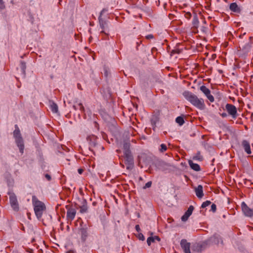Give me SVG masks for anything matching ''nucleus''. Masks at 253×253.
<instances>
[{
	"label": "nucleus",
	"mask_w": 253,
	"mask_h": 253,
	"mask_svg": "<svg viewBox=\"0 0 253 253\" xmlns=\"http://www.w3.org/2000/svg\"><path fill=\"white\" fill-rule=\"evenodd\" d=\"M35 214L38 219L42 217L43 212L46 209L44 204L39 201L36 196H33L32 198Z\"/></svg>",
	"instance_id": "nucleus-2"
},
{
	"label": "nucleus",
	"mask_w": 253,
	"mask_h": 253,
	"mask_svg": "<svg viewBox=\"0 0 253 253\" xmlns=\"http://www.w3.org/2000/svg\"><path fill=\"white\" fill-rule=\"evenodd\" d=\"M188 164L192 169L197 171L201 170L200 166L197 164L194 163L192 160H189Z\"/></svg>",
	"instance_id": "nucleus-17"
},
{
	"label": "nucleus",
	"mask_w": 253,
	"mask_h": 253,
	"mask_svg": "<svg viewBox=\"0 0 253 253\" xmlns=\"http://www.w3.org/2000/svg\"><path fill=\"white\" fill-rule=\"evenodd\" d=\"M223 118L226 117L227 116V115L226 113H222L220 115Z\"/></svg>",
	"instance_id": "nucleus-45"
},
{
	"label": "nucleus",
	"mask_w": 253,
	"mask_h": 253,
	"mask_svg": "<svg viewBox=\"0 0 253 253\" xmlns=\"http://www.w3.org/2000/svg\"><path fill=\"white\" fill-rule=\"evenodd\" d=\"M154 242V237H149L147 238V243L148 246H150L151 243Z\"/></svg>",
	"instance_id": "nucleus-28"
},
{
	"label": "nucleus",
	"mask_w": 253,
	"mask_h": 253,
	"mask_svg": "<svg viewBox=\"0 0 253 253\" xmlns=\"http://www.w3.org/2000/svg\"><path fill=\"white\" fill-rule=\"evenodd\" d=\"M220 241L222 242L220 237L218 235H214L213 236L210 237L209 240V242L214 244H218Z\"/></svg>",
	"instance_id": "nucleus-16"
},
{
	"label": "nucleus",
	"mask_w": 253,
	"mask_h": 253,
	"mask_svg": "<svg viewBox=\"0 0 253 253\" xmlns=\"http://www.w3.org/2000/svg\"><path fill=\"white\" fill-rule=\"evenodd\" d=\"M20 68L21 69V71H22L23 74L24 75V76H25L26 65V63L23 61H21L20 62Z\"/></svg>",
	"instance_id": "nucleus-22"
},
{
	"label": "nucleus",
	"mask_w": 253,
	"mask_h": 253,
	"mask_svg": "<svg viewBox=\"0 0 253 253\" xmlns=\"http://www.w3.org/2000/svg\"><path fill=\"white\" fill-rule=\"evenodd\" d=\"M202 245H197L195 250H197L198 252H200L202 251Z\"/></svg>",
	"instance_id": "nucleus-38"
},
{
	"label": "nucleus",
	"mask_w": 253,
	"mask_h": 253,
	"mask_svg": "<svg viewBox=\"0 0 253 253\" xmlns=\"http://www.w3.org/2000/svg\"><path fill=\"white\" fill-rule=\"evenodd\" d=\"M79 234L81 236L82 242H85L88 236L87 228H81L79 230Z\"/></svg>",
	"instance_id": "nucleus-11"
},
{
	"label": "nucleus",
	"mask_w": 253,
	"mask_h": 253,
	"mask_svg": "<svg viewBox=\"0 0 253 253\" xmlns=\"http://www.w3.org/2000/svg\"><path fill=\"white\" fill-rule=\"evenodd\" d=\"M95 144V143L93 142V143H92V144H90V145L91 146H93V145L94 146Z\"/></svg>",
	"instance_id": "nucleus-50"
},
{
	"label": "nucleus",
	"mask_w": 253,
	"mask_h": 253,
	"mask_svg": "<svg viewBox=\"0 0 253 253\" xmlns=\"http://www.w3.org/2000/svg\"><path fill=\"white\" fill-rule=\"evenodd\" d=\"M192 23H193V25H194V26L196 27L198 26V25L199 24V20H198V18L197 15H195L194 16L193 21H192Z\"/></svg>",
	"instance_id": "nucleus-26"
},
{
	"label": "nucleus",
	"mask_w": 253,
	"mask_h": 253,
	"mask_svg": "<svg viewBox=\"0 0 253 253\" xmlns=\"http://www.w3.org/2000/svg\"><path fill=\"white\" fill-rule=\"evenodd\" d=\"M66 253H74V251L70 250V251L67 252Z\"/></svg>",
	"instance_id": "nucleus-49"
},
{
	"label": "nucleus",
	"mask_w": 253,
	"mask_h": 253,
	"mask_svg": "<svg viewBox=\"0 0 253 253\" xmlns=\"http://www.w3.org/2000/svg\"><path fill=\"white\" fill-rule=\"evenodd\" d=\"M146 38L147 39H150L153 38V36L152 35H148L146 36Z\"/></svg>",
	"instance_id": "nucleus-44"
},
{
	"label": "nucleus",
	"mask_w": 253,
	"mask_h": 253,
	"mask_svg": "<svg viewBox=\"0 0 253 253\" xmlns=\"http://www.w3.org/2000/svg\"><path fill=\"white\" fill-rule=\"evenodd\" d=\"M241 146L247 154L250 155L252 153L250 143L248 140H243L242 141L241 143Z\"/></svg>",
	"instance_id": "nucleus-10"
},
{
	"label": "nucleus",
	"mask_w": 253,
	"mask_h": 253,
	"mask_svg": "<svg viewBox=\"0 0 253 253\" xmlns=\"http://www.w3.org/2000/svg\"><path fill=\"white\" fill-rule=\"evenodd\" d=\"M125 157V163L127 169H132L134 166L133 157L131 153L124 154Z\"/></svg>",
	"instance_id": "nucleus-4"
},
{
	"label": "nucleus",
	"mask_w": 253,
	"mask_h": 253,
	"mask_svg": "<svg viewBox=\"0 0 253 253\" xmlns=\"http://www.w3.org/2000/svg\"><path fill=\"white\" fill-rule=\"evenodd\" d=\"M251 47L250 43H248L246 45L243 47V49H249Z\"/></svg>",
	"instance_id": "nucleus-39"
},
{
	"label": "nucleus",
	"mask_w": 253,
	"mask_h": 253,
	"mask_svg": "<svg viewBox=\"0 0 253 253\" xmlns=\"http://www.w3.org/2000/svg\"><path fill=\"white\" fill-rule=\"evenodd\" d=\"M137 238L140 240H141V241H144L145 240V237H144V235L142 233H139L138 234Z\"/></svg>",
	"instance_id": "nucleus-32"
},
{
	"label": "nucleus",
	"mask_w": 253,
	"mask_h": 253,
	"mask_svg": "<svg viewBox=\"0 0 253 253\" xmlns=\"http://www.w3.org/2000/svg\"><path fill=\"white\" fill-rule=\"evenodd\" d=\"M181 50L178 48H176L174 49H173L171 51V55H173L174 54H179L181 53Z\"/></svg>",
	"instance_id": "nucleus-29"
},
{
	"label": "nucleus",
	"mask_w": 253,
	"mask_h": 253,
	"mask_svg": "<svg viewBox=\"0 0 253 253\" xmlns=\"http://www.w3.org/2000/svg\"><path fill=\"white\" fill-rule=\"evenodd\" d=\"M8 195H9L10 204L12 209L16 211H18L19 209V204L15 194L13 193L9 192Z\"/></svg>",
	"instance_id": "nucleus-5"
},
{
	"label": "nucleus",
	"mask_w": 253,
	"mask_h": 253,
	"mask_svg": "<svg viewBox=\"0 0 253 253\" xmlns=\"http://www.w3.org/2000/svg\"><path fill=\"white\" fill-rule=\"evenodd\" d=\"M15 142L19 149L20 153L23 154L24 149V145L23 138H22V137L15 138Z\"/></svg>",
	"instance_id": "nucleus-14"
},
{
	"label": "nucleus",
	"mask_w": 253,
	"mask_h": 253,
	"mask_svg": "<svg viewBox=\"0 0 253 253\" xmlns=\"http://www.w3.org/2000/svg\"><path fill=\"white\" fill-rule=\"evenodd\" d=\"M45 177L48 180L50 181L51 179V176L48 174H45Z\"/></svg>",
	"instance_id": "nucleus-40"
},
{
	"label": "nucleus",
	"mask_w": 253,
	"mask_h": 253,
	"mask_svg": "<svg viewBox=\"0 0 253 253\" xmlns=\"http://www.w3.org/2000/svg\"><path fill=\"white\" fill-rule=\"evenodd\" d=\"M183 95L185 99L195 107L200 110H203L205 108V104L203 98H199L197 95L188 91H184Z\"/></svg>",
	"instance_id": "nucleus-1"
},
{
	"label": "nucleus",
	"mask_w": 253,
	"mask_h": 253,
	"mask_svg": "<svg viewBox=\"0 0 253 253\" xmlns=\"http://www.w3.org/2000/svg\"><path fill=\"white\" fill-rule=\"evenodd\" d=\"M189 217V216L184 213V214L181 217V220L182 221H186L188 219Z\"/></svg>",
	"instance_id": "nucleus-35"
},
{
	"label": "nucleus",
	"mask_w": 253,
	"mask_h": 253,
	"mask_svg": "<svg viewBox=\"0 0 253 253\" xmlns=\"http://www.w3.org/2000/svg\"><path fill=\"white\" fill-rule=\"evenodd\" d=\"M225 109L233 119H235L238 116L237 108L234 105L227 103L225 105Z\"/></svg>",
	"instance_id": "nucleus-6"
},
{
	"label": "nucleus",
	"mask_w": 253,
	"mask_h": 253,
	"mask_svg": "<svg viewBox=\"0 0 253 253\" xmlns=\"http://www.w3.org/2000/svg\"><path fill=\"white\" fill-rule=\"evenodd\" d=\"M50 109L53 113H57L58 112V108L57 105L54 102H51L50 104Z\"/></svg>",
	"instance_id": "nucleus-20"
},
{
	"label": "nucleus",
	"mask_w": 253,
	"mask_h": 253,
	"mask_svg": "<svg viewBox=\"0 0 253 253\" xmlns=\"http://www.w3.org/2000/svg\"><path fill=\"white\" fill-rule=\"evenodd\" d=\"M242 35H241V36H239V37H240V38H241V37H242Z\"/></svg>",
	"instance_id": "nucleus-53"
},
{
	"label": "nucleus",
	"mask_w": 253,
	"mask_h": 253,
	"mask_svg": "<svg viewBox=\"0 0 253 253\" xmlns=\"http://www.w3.org/2000/svg\"><path fill=\"white\" fill-rule=\"evenodd\" d=\"M68 206H66V209H68L67 211V217L68 219L72 220L75 217L76 210L73 208H69V209H68Z\"/></svg>",
	"instance_id": "nucleus-13"
},
{
	"label": "nucleus",
	"mask_w": 253,
	"mask_h": 253,
	"mask_svg": "<svg viewBox=\"0 0 253 253\" xmlns=\"http://www.w3.org/2000/svg\"><path fill=\"white\" fill-rule=\"evenodd\" d=\"M151 185H152V182L151 181H148L145 184V186L143 187V188L146 189L147 188H149L151 186Z\"/></svg>",
	"instance_id": "nucleus-34"
},
{
	"label": "nucleus",
	"mask_w": 253,
	"mask_h": 253,
	"mask_svg": "<svg viewBox=\"0 0 253 253\" xmlns=\"http://www.w3.org/2000/svg\"><path fill=\"white\" fill-rule=\"evenodd\" d=\"M154 240H157L158 241H160L161 240L160 238L158 236H154Z\"/></svg>",
	"instance_id": "nucleus-43"
},
{
	"label": "nucleus",
	"mask_w": 253,
	"mask_h": 253,
	"mask_svg": "<svg viewBox=\"0 0 253 253\" xmlns=\"http://www.w3.org/2000/svg\"><path fill=\"white\" fill-rule=\"evenodd\" d=\"M241 208L245 216L249 217H253V208L249 207L245 202H243L241 203Z\"/></svg>",
	"instance_id": "nucleus-7"
},
{
	"label": "nucleus",
	"mask_w": 253,
	"mask_h": 253,
	"mask_svg": "<svg viewBox=\"0 0 253 253\" xmlns=\"http://www.w3.org/2000/svg\"><path fill=\"white\" fill-rule=\"evenodd\" d=\"M135 228L136 230L138 232H140V226H139V225H138V224H137V225H135Z\"/></svg>",
	"instance_id": "nucleus-42"
},
{
	"label": "nucleus",
	"mask_w": 253,
	"mask_h": 253,
	"mask_svg": "<svg viewBox=\"0 0 253 253\" xmlns=\"http://www.w3.org/2000/svg\"><path fill=\"white\" fill-rule=\"evenodd\" d=\"M78 105L79 106L80 108L79 109L82 112H84V108L82 103H79Z\"/></svg>",
	"instance_id": "nucleus-33"
},
{
	"label": "nucleus",
	"mask_w": 253,
	"mask_h": 253,
	"mask_svg": "<svg viewBox=\"0 0 253 253\" xmlns=\"http://www.w3.org/2000/svg\"><path fill=\"white\" fill-rule=\"evenodd\" d=\"M73 108L74 109V110H77V107L75 105H74L73 106Z\"/></svg>",
	"instance_id": "nucleus-48"
},
{
	"label": "nucleus",
	"mask_w": 253,
	"mask_h": 253,
	"mask_svg": "<svg viewBox=\"0 0 253 253\" xmlns=\"http://www.w3.org/2000/svg\"><path fill=\"white\" fill-rule=\"evenodd\" d=\"M160 147H161V149H160V151L161 152H164L166 151L167 149V147L166 145L165 144H162L160 145Z\"/></svg>",
	"instance_id": "nucleus-30"
},
{
	"label": "nucleus",
	"mask_w": 253,
	"mask_h": 253,
	"mask_svg": "<svg viewBox=\"0 0 253 253\" xmlns=\"http://www.w3.org/2000/svg\"><path fill=\"white\" fill-rule=\"evenodd\" d=\"M180 245L184 251V253H191L190 248V244L187 242L186 240L182 239L180 242Z\"/></svg>",
	"instance_id": "nucleus-12"
},
{
	"label": "nucleus",
	"mask_w": 253,
	"mask_h": 253,
	"mask_svg": "<svg viewBox=\"0 0 253 253\" xmlns=\"http://www.w3.org/2000/svg\"><path fill=\"white\" fill-rule=\"evenodd\" d=\"M7 185L8 186H12L13 184V179L10 177L7 180Z\"/></svg>",
	"instance_id": "nucleus-31"
},
{
	"label": "nucleus",
	"mask_w": 253,
	"mask_h": 253,
	"mask_svg": "<svg viewBox=\"0 0 253 253\" xmlns=\"http://www.w3.org/2000/svg\"><path fill=\"white\" fill-rule=\"evenodd\" d=\"M195 192L197 197L201 199L204 196L203 186L201 185H198L196 188H195Z\"/></svg>",
	"instance_id": "nucleus-15"
},
{
	"label": "nucleus",
	"mask_w": 253,
	"mask_h": 253,
	"mask_svg": "<svg viewBox=\"0 0 253 253\" xmlns=\"http://www.w3.org/2000/svg\"><path fill=\"white\" fill-rule=\"evenodd\" d=\"M175 121L179 126L183 125L185 123L183 118L181 116L177 117L176 118Z\"/></svg>",
	"instance_id": "nucleus-24"
},
{
	"label": "nucleus",
	"mask_w": 253,
	"mask_h": 253,
	"mask_svg": "<svg viewBox=\"0 0 253 253\" xmlns=\"http://www.w3.org/2000/svg\"><path fill=\"white\" fill-rule=\"evenodd\" d=\"M194 209V208L193 206H190L187 211L185 212V213L188 216H190L192 214Z\"/></svg>",
	"instance_id": "nucleus-25"
},
{
	"label": "nucleus",
	"mask_w": 253,
	"mask_h": 253,
	"mask_svg": "<svg viewBox=\"0 0 253 253\" xmlns=\"http://www.w3.org/2000/svg\"><path fill=\"white\" fill-rule=\"evenodd\" d=\"M106 76H107V71H105Z\"/></svg>",
	"instance_id": "nucleus-52"
},
{
	"label": "nucleus",
	"mask_w": 253,
	"mask_h": 253,
	"mask_svg": "<svg viewBox=\"0 0 253 253\" xmlns=\"http://www.w3.org/2000/svg\"><path fill=\"white\" fill-rule=\"evenodd\" d=\"M185 16H186V18H189H189H191V13H190V12H187V13L185 14Z\"/></svg>",
	"instance_id": "nucleus-41"
},
{
	"label": "nucleus",
	"mask_w": 253,
	"mask_h": 253,
	"mask_svg": "<svg viewBox=\"0 0 253 253\" xmlns=\"http://www.w3.org/2000/svg\"><path fill=\"white\" fill-rule=\"evenodd\" d=\"M130 144L129 142H125L123 144L124 154L131 153L130 150Z\"/></svg>",
	"instance_id": "nucleus-19"
},
{
	"label": "nucleus",
	"mask_w": 253,
	"mask_h": 253,
	"mask_svg": "<svg viewBox=\"0 0 253 253\" xmlns=\"http://www.w3.org/2000/svg\"><path fill=\"white\" fill-rule=\"evenodd\" d=\"M107 11V10L105 8L103 9L101 11L100 13V15L98 17L99 26L102 29V30L100 32V34L104 35L106 37H103V39L104 40H106L107 39V37L109 35V28L108 24V21L103 19L101 17L103 13L106 12Z\"/></svg>",
	"instance_id": "nucleus-3"
},
{
	"label": "nucleus",
	"mask_w": 253,
	"mask_h": 253,
	"mask_svg": "<svg viewBox=\"0 0 253 253\" xmlns=\"http://www.w3.org/2000/svg\"><path fill=\"white\" fill-rule=\"evenodd\" d=\"M211 204V202L210 201H206L203 203L201 206L202 208H205L207 206H209Z\"/></svg>",
	"instance_id": "nucleus-27"
},
{
	"label": "nucleus",
	"mask_w": 253,
	"mask_h": 253,
	"mask_svg": "<svg viewBox=\"0 0 253 253\" xmlns=\"http://www.w3.org/2000/svg\"><path fill=\"white\" fill-rule=\"evenodd\" d=\"M151 123H152V125L153 126L155 127V124H156L155 122L152 121Z\"/></svg>",
	"instance_id": "nucleus-47"
},
{
	"label": "nucleus",
	"mask_w": 253,
	"mask_h": 253,
	"mask_svg": "<svg viewBox=\"0 0 253 253\" xmlns=\"http://www.w3.org/2000/svg\"><path fill=\"white\" fill-rule=\"evenodd\" d=\"M230 9L231 11L235 12L240 13L241 12V9L235 2H233L230 4Z\"/></svg>",
	"instance_id": "nucleus-18"
},
{
	"label": "nucleus",
	"mask_w": 253,
	"mask_h": 253,
	"mask_svg": "<svg viewBox=\"0 0 253 253\" xmlns=\"http://www.w3.org/2000/svg\"><path fill=\"white\" fill-rule=\"evenodd\" d=\"M15 129L13 132V136L15 138H17L19 137H21V133L18 127V126L17 125H15Z\"/></svg>",
	"instance_id": "nucleus-21"
},
{
	"label": "nucleus",
	"mask_w": 253,
	"mask_h": 253,
	"mask_svg": "<svg viewBox=\"0 0 253 253\" xmlns=\"http://www.w3.org/2000/svg\"><path fill=\"white\" fill-rule=\"evenodd\" d=\"M5 5L3 0H0V9H3L5 8Z\"/></svg>",
	"instance_id": "nucleus-37"
},
{
	"label": "nucleus",
	"mask_w": 253,
	"mask_h": 253,
	"mask_svg": "<svg viewBox=\"0 0 253 253\" xmlns=\"http://www.w3.org/2000/svg\"><path fill=\"white\" fill-rule=\"evenodd\" d=\"M83 171H84L83 169H79L78 170V171L79 173L80 174H82Z\"/></svg>",
	"instance_id": "nucleus-46"
},
{
	"label": "nucleus",
	"mask_w": 253,
	"mask_h": 253,
	"mask_svg": "<svg viewBox=\"0 0 253 253\" xmlns=\"http://www.w3.org/2000/svg\"><path fill=\"white\" fill-rule=\"evenodd\" d=\"M194 160H197L199 161H202L203 160V156L201 155L200 152L199 151L197 152L196 155L193 157Z\"/></svg>",
	"instance_id": "nucleus-23"
},
{
	"label": "nucleus",
	"mask_w": 253,
	"mask_h": 253,
	"mask_svg": "<svg viewBox=\"0 0 253 253\" xmlns=\"http://www.w3.org/2000/svg\"><path fill=\"white\" fill-rule=\"evenodd\" d=\"M200 89L206 95L211 102L214 101V97L211 94V90L205 85H203L201 86Z\"/></svg>",
	"instance_id": "nucleus-8"
},
{
	"label": "nucleus",
	"mask_w": 253,
	"mask_h": 253,
	"mask_svg": "<svg viewBox=\"0 0 253 253\" xmlns=\"http://www.w3.org/2000/svg\"><path fill=\"white\" fill-rule=\"evenodd\" d=\"M80 202L81 204L78 205L77 207V208L80 209V212L81 213H84L87 212L88 211V207L87 205L86 200L83 198L80 200Z\"/></svg>",
	"instance_id": "nucleus-9"
},
{
	"label": "nucleus",
	"mask_w": 253,
	"mask_h": 253,
	"mask_svg": "<svg viewBox=\"0 0 253 253\" xmlns=\"http://www.w3.org/2000/svg\"><path fill=\"white\" fill-rule=\"evenodd\" d=\"M55 67H56V66H55V65H54V66H53V67H53V68H55Z\"/></svg>",
	"instance_id": "nucleus-51"
},
{
	"label": "nucleus",
	"mask_w": 253,
	"mask_h": 253,
	"mask_svg": "<svg viewBox=\"0 0 253 253\" xmlns=\"http://www.w3.org/2000/svg\"><path fill=\"white\" fill-rule=\"evenodd\" d=\"M212 212H215L216 210V206L214 204H212L211 206V210Z\"/></svg>",
	"instance_id": "nucleus-36"
}]
</instances>
